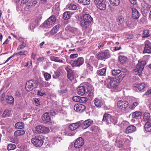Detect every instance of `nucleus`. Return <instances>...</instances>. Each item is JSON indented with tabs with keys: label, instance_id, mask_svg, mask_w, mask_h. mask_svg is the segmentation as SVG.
<instances>
[{
	"label": "nucleus",
	"instance_id": "1",
	"mask_svg": "<svg viewBox=\"0 0 151 151\" xmlns=\"http://www.w3.org/2000/svg\"><path fill=\"white\" fill-rule=\"evenodd\" d=\"M105 85L109 88H116L118 83L116 78H113L109 76H108L104 81Z\"/></svg>",
	"mask_w": 151,
	"mask_h": 151
},
{
	"label": "nucleus",
	"instance_id": "2",
	"mask_svg": "<svg viewBox=\"0 0 151 151\" xmlns=\"http://www.w3.org/2000/svg\"><path fill=\"white\" fill-rule=\"evenodd\" d=\"M93 20V18L89 14H85L83 16L80 21L81 25L84 28H87L90 26V24Z\"/></svg>",
	"mask_w": 151,
	"mask_h": 151
},
{
	"label": "nucleus",
	"instance_id": "3",
	"mask_svg": "<svg viewBox=\"0 0 151 151\" xmlns=\"http://www.w3.org/2000/svg\"><path fill=\"white\" fill-rule=\"evenodd\" d=\"M102 121L105 122L106 124L109 126H111V123L115 124L117 122V119L116 117L112 116L110 114L107 113L104 114Z\"/></svg>",
	"mask_w": 151,
	"mask_h": 151
},
{
	"label": "nucleus",
	"instance_id": "4",
	"mask_svg": "<svg viewBox=\"0 0 151 151\" xmlns=\"http://www.w3.org/2000/svg\"><path fill=\"white\" fill-rule=\"evenodd\" d=\"M84 62L83 58L79 57L75 60H71L70 61V63L73 67H79L82 65Z\"/></svg>",
	"mask_w": 151,
	"mask_h": 151
},
{
	"label": "nucleus",
	"instance_id": "5",
	"mask_svg": "<svg viewBox=\"0 0 151 151\" xmlns=\"http://www.w3.org/2000/svg\"><path fill=\"white\" fill-rule=\"evenodd\" d=\"M110 56L109 50H106L104 51H100L97 54V58L98 60H104L108 58Z\"/></svg>",
	"mask_w": 151,
	"mask_h": 151
},
{
	"label": "nucleus",
	"instance_id": "6",
	"mask_svg": "<svg viewBox=\"0 0 151 151\" xmlns=\"http://www.w3.org/2000/svg\"><path fill=\"white\" fill-rule=\"evenodd\" d=\"M146 64V62L145 61L139 62L137 65L136 68L134 69V71L137 72L138 74L140 75Z\"/></svg>",
	"mask_w": 151,
	"mask_h": 151
},
{
	"label": "nucleus",
	"instance_id": "7",
	"mask_svg": "<svg viewBox=\"0 0 151 151\" xmlns=\"http://www.w3.org/2000/svg\"><path fill=\"white\" fill-rule=\"evenodd\" d=\"M129 105L128 102L126 101L120 100L117 102V106L122 111H126Z\"/></svg>",
	"mask_w": 151,
	"mask_h": 151
},
{
	"label": "nucleus",
	"instance_id": "8",
	"mask_svg": "<svg viewBox=\"0 0 151 151\" xmlns=\"http://www.w3.org/2000/svg\"><path fill=\"white\" fill-rule=\"evenodd\" d=\"M32 143L35 147H40L42 145L43 140L38 137H35L31 139Z\"/></svg>",
	"mask_w": 151,
	"mask_h": 151
},
{
	"label": "nucleus",
	"instance_id": "9",
	"mask_svg": "<svg viewBox=\"0 0 151 151\" xmlns=\"http://www.w3.org/2000/svg\"><path fill=\"white\" fill-rule=\"evenodd\" d=\"M36 83L33 80H30L27 82L26 83L25 88L28 91H32L36 87Z\"/></svg>",
	"mask_w": 151,
	"mask_h": 151
},
{
	"label": "nucleus",
	"instance_id": "10",
	"mask_svg": "<svg viewBox=\"0 0 151 151\" xmlns=\"http://www.w3.org/2000/svg\"><path fill=\"white\" fill-rule=\"evenodd\" d=\"M35 132L39 134H46L47 133V128L42 125H37L35 127Z\"/></svg>",
	"mask_w": 151,
	"mask_h": 151
},
{
	"label": "nucleus",
	"instance_id": "11",
	"mask_svg": "<svg viewBox=\"0 0 151 151\" xmlns=\"http://www.w3.org/2000/svg\"><path fill=\"white\" fill-rule=\"evenodd\" d=\"M41 20V17H37L35 20H32L30 22V25L29 27L30 30L33 29L37 25L39 24Z\"/></svg>",
	"mask_w": 151,
	"mask_h": 151
},
{
	"label": "nucleus",
	"instance_id": "12",
	"mask_svg": "<svg viewBox=\"0 0 151 151\" xmlns=\"http://www.w3.org/2000/svg\"><path fill=\"white\" fill-rule=\"evenodd\" d=\"M84 143V139L81 137L77 139L74 143V146L76 148H79L82 147Z\"/></svg>",
	"mask_w": 151,
	"mask_h": 151
},
{
	"label": "nucleus",
	"instance_id": "13",
	"mask_svg": "<svg viewBox=\"0 0 151 151\" xmlns=\"http://www.w3.org/2000/svg\"><path fill=\"white\" fill-rule=\"evenodd\" d=\"M86 93L88 94V96H92L93 92V88L91 85L89 83L86 84L84 86Z\"/></svg>",
	"mask_w": 151,
	"mask_h": 151
},
{
	"label": "nucleus",
	"instance_id": "14",
	"mask_svg": "<svg viewBox=\"0 0 151 151\" xmlns=\"http://www.w3.org/2000/svg\"><path fill=\"white\" fill-rule=\"evenodd\" d=\"M74 110L77 112L82 113L86 109L85 106L81 104H75L74 106Z\"/></svg>",
	"mask_w": 151,
	"mask_h": 151
},
{
	"label": "nucleus",
	"instance_id": "15",
	"mask_svg": "<svg viewBox=\"0 0 151 151\" xmlns=\"http://www.w3.org/2000/svg\"><path fill=\"white\" fill-rule=\"evenodd\" d=\"M93 122V121L89 119L85 120L80 125L83 129H85L90 126L92 124Z\"/></svg>",
	"mask_w": 151,
	"mask_h": 151
},
{
	"label": "nucleus",
	"instance_id": "16",
	"mask_svg": "<svg viewBox=\"0 0 151 151\" xmlns=\"http://www.w3.org/2000/svg\"><path fill=\"white\" fill-rule=\"evenodd\" d=\"M65 29L69 33L76 34L78 32V29L74 27L68 26Z\"/></svg>",
	"mask_w": 151,
	"mask_h": 151
},
{
	"label": "nucleus",
	"instance_id": "17",
	"mask_svg": "<svg viewBox=\"0 0 151 151\" xmlns=\"http://www.w3.org/2000/svg\"><path fill=\"white\" fill-rule=\"evenodd\" d=\"M117 22L119 25H123L124 22L123 13H119L117 16Z\"/></svg>",
	"mask_w": 151,
	"mask_h": 151
},
{
	"label": "nucleus",
	"instance_id": "18",
	"mask_svg": "<svg viewBox=\"0 0 151 151\" xmlns=\"http://www.w3.org/2000/svg\"><path fill=\"white\" fill-rule=\"evenodd\" d=\"M132 11V17L134 19H138L140 16L139 12L135 8L132 7L131 8Z\"/></svg>",
	"mask_w": 151,
	"mask_h": 151
},
{
	"label": "nucleus",
	"instance_id": "19",
	"mask_svg": "<svg viewBox=\"0 0 151 151\" xmlns=\"http://www.w3.org/2000/svg\"><path fill=\"white\" fill-rule=\"evenodd\" d=\"M56 20L55 17L54 15H52L48 19V26L50 27L53 26Z\"/></svg>",
	"mask_w": 151,
	"mask_h": 151
},
{
	"label": "nucleus",
	"instance_id": "20",
	"mask_svg": "<svg viewBox=\"0 0 151 151\" xmlns=\"http://www.w3.org/2000/svg\"><path fill=\"white\" fill-rule=\"evenodd\" d=\"M76 91L81 96L83 95L86 93L85 87L83 86L78 87Z\"/></svg>",
	"mask_w": 151,
	"mask_h": 151
},
{
	"label": "nucleus",
	"instance_id": "21",
	"mask_svg": "<svg viewBox=\"0 0 151 151\" xmlns=\"http://www.w3.org/2000/svg\"><path fill=\"white\" fill-rule=\"evenodd\" d=\"M136 130V127L134 126L131 125L127 127L126 131V133H130L134 132Z\"/></svg>",
	"mask_w": 151,
	"mask_h": 151
},
{
	"label": "nucleus",
	"instance_id": "22",
	"mask_svg": "<svg viewBox=\"0 0 151 151\" xmlns=\"http://www.w3.org/2000/svg\"><path fill=\"white\" fill-rule=\"evenodd\" d=\"M150 6L145 2L142 3L141 9L142 11L147 12L150 9Z\"/></svg>",
	"mask_w": 151,
	"mask_h": 151
},
{
	"label": "nucleus",
	"instance_id": "23",
	"mask_svg": "<svg viewBox=\"0 0 151 151\" xmlns=\"http://www.w3.org/2000/svg\"><path fill=\"white\" fill-rule=\"evenodd\" d=\"M145 83H142L137 85V86H134V89L137 90L138 88L140 91H143L145 88Z\"/></svg>",
	"mask_w": 151,
	"mask_h": 151
},
{
	"label": "nucleus",
	"instance_id": "24",
	"mask_svg": "<svg viewBox=\"0 0 151 151\" xmlns=\"http://www.w3.org/2000/svg\"><path fill=\"white\" fill-rule=\"evenodd\" d=\"M81 125L80 123L79 122H76L75 123H73L69 126V128L71 131H73L76 130L78 127Z\"/></svg>",
	"mask_w": 151,
	"mask_h": 151
},
{
	"label": "nucleus",
	"instance_id": "25",
	"mask_svg": "<svg viewBox=\"0 0 151 151\" xmlns=\"http://www.w3.org/2000/svg\"><path fill=\"white\" fill-rule=\"evenodd\" d=\"M93 101L95 105L98 108L101 107L103 104L102 101L101 99L96 98L94 99Z\"/></svg>",
	"mask_w": 151,
	"mask_h": 151
},
{
	"label": "nucleus",
	"instance_id": "26",
	"mask_svg": "<svg viewBox=\"0 0 151 151\" xmlns=\"http://www.w3.org/2000/svg\"><path fill=\"white\" fill-rule=\"evenodd\" d=\"M5 100L7 104H13L14 102V99L12 96L7 95L6 96Z\"/></svg>",
	"mask_w": 151,
	"mask_h": 151
},
{
	"label": "nucleus",
	"instance_id": "27",
	"mask_svg": "<svg viewBox=\"0 0 151 151\" xmlns=\"http://www.w3.org/2000/svg\"><path fill=\"white\" fill-rule=\"evenodd\" d=\"M25 131L24 130H19L14 132V135L15 137H17L24 135L25 134Z\"/></svg>",
	"mask_w": 151,
	"mask_h": 151
},
{
	"label": "nucleus",
	"instance_id": "28",
	"mask_svg": "<svg viewBox=\"0 0 151 151\" xmlns=\"http://www.w3.org/2000/svg\"><path fill=\"white\" fill-rule=\"evenodd\" d=\"M72 12H70L66 11L63 14V18L64 19L67 20L70 18L72 14Z\"/></svg>",
	"mask_w": 151,
	"mask_h": 151
},
{
	"label": "nucleus",
	"instance_id": "29",
	"mask_svg": "<svg viewBox=\"0 0 151 151\" xmlns=\"http://www.w3.org/2000/svg\"><path fill=\"white\" fill-rule=\"evenodd\" d=\"M143 53H150L151 52V47L148 44H145Z\"/></svg>",
	"mask_w": 151,
	"mask_h": 151
},
{
	"label": "nucleus",
	"instance_id": "30",
	"mask_svg": "<svg viewBox=\"0 0 151 151\" xmlns=\"http://www.w3.org/2000/svg\"><path fill=\"white\" fill-rule=\"evenodd\" d=\"M106 68H103L97 71V74L99 76H105L106 75Z\"/></svg>",
	"mask_w": 151,
	"mask_h": 151
},
{
	"label": "nucleus",
	"instance_id": "31",
	"mask_svg": "<svg viewBox=\"0 0 151 151\" xmlns=\"http://www.w3.org/2000/svg\"><path fill=\"white\" fill-rule=\"evenodd\" d=\"M66 9H67L75 10L77 9L76 5L73 3L68 4L66 6Z\"/></svg>",
	"mask_w": 151,
	"mask_h": 151
},
{
	"label": "nucleus",
	"instance_id": "32",
	"mask_svg": "<svg viewBox=\"0 0 151 151\" xmlns=\"http://www.w3.org/2000/svg\"><path fill=\"white\" fill-rule=\"evenodd\" d=\"M97 7L100 10H104L106 8V5L105 2L104 1L103 2L97 6Z\"/></svg>",
	"mask_w": 151,
	"mask_h": 151
},
{
	"label": "nucleus",
	"instance_id": "33",
	"mask_svg": "<svg viewBox=\"0 0 151 151\" xmlns=\"http://www.w3.org/2000/svg\"><path fill=\"white\" fill-rule=\"evenodd\" d=\"M84 99L83 97H81L78 96H76L73 97L72 99L74 101L82 102L83 101V99Z\"/></svg>",
	"mask_w": 151,
	"mask_h": 151
},
{
	"label": "nucleus",
	"instance_id": "34",
	"mask_svg": "<svg viewBox=\"0 0 151 151\" xmlns=\"http://www.w3.org/2000/svg\"><path fill=\"white\" fill-rule=\"evenodd\" d=\"M24 127V124L22 122H19L15 124V128L16 129H22Z\"/></svg>",
	"mask_w": 151,
	"mask_h": 151
},
{
	"label": "nucleus",
	"instance_id": "35",
	"mask_svg": "<svg viewBox=\"0 0 151 151\" xmlns=\"http://www.w3.org/2000/svg\"><path fill=\"white\" fill-rule=\"evenodd\" d=\"M110 3L113 6H117L120 3V0H109Z\"/></svg>",
	"mask_w": 151,
	"mask_h": 151
},
{
	"label": "nucleus",
	"instance_id": "36",
	"mask_svg": "<svg viewBox=\"0 0 151 151\" xmlns=\"http://www.w3.org/2000/svg\"><path fill=\"white\" fill-rule=\"evenodd\" d=\"M37 3L36 0H31L29 3V4L27 5L26 7H32L36 5Z\"/></svg>",
	"mask_w": 151,
	"mask_h": 151
},
{
	"label": "nucleus",
	"instance_id": "37",
	"mask_svg": "<svg viewBox=\"0 0 151 151\" xmlns=\"http://www.w3.org/2000/svg\"><path fill=\"white\" fill-rule=\"evenodd\" d=\"M119 59L121 63L122 64L125 63L127 60L126 57L122 55L119 56Z\"/></svg>",
	"mask_w": 151,
	"mask_h": 151
},
{
	"label": "nucleus",
	"instance_id": "38",
	"mask_svg": "<svg viewBox=\"0 0 151 151\" xmlns=\"http://www.w3.org/2000/svg\"><path fill=\"white\" fill-rule=\"evenodd\" d=\"M145 128L146 131L148 132H151V125L148 122L145 124Z\"/></svg>",
	"mask_w": 151,
	"mask_h": 151
},
{
	"label": "nucleus",
	"instance_id": "39",
	"mask_svg": "<svg viewBox=\"0 0 151 151\" xmlns=\"http://www.w3.org/2000/svg\"><path fill=\"white\" fill-rule=\"evenodd\" d=\"M111 73L114 76H117L121 73V71L119 69H114L111 70Z\"/></svg>",
	"mask_w": 151,
	"mask_h": 151
},
{
	"label": "nucleus",
	"instance_id": "40",
	"mask_svg": "<svg viewBox=\"0 0 151 151\" xmlns=\"http://www.w3.org/2000/svg\"><path fill=\"white\" fill-rule=\"evenodd\" d=\"M142 115V113L141 112L136 111L132 114V116L133 118H136L141 116Z\"/></svg>",
	"mask_w": 151,
	"mask_h": 151
},
{
	"label": "nucleus",
	"instance_id": "41",
	"mask_svg": "<svg viewBox=\"0 0 151 151\" xmlns=\"http://www.w3.org/2000/svg\"><path fill=\"white\" fill-rule=\"evenodd\" d=\"M79 2L83 5H88L90 3V0H78Z\"/></svg>",
	"mask_w": 151,
	"mask_h": 151
},
{
	"label": "nucleus",
	"instance_id": "42",
	"mask_svg": "<svg viewBox=\"0 0 151 151\" xmlns=\"http://www.w3.org/2000/svg\"><path fill=\"white\" fill-rule=\"evenodd\" d=\"M16 145L14 144L10 143L8 145L7 149L8 150H13L16 148Z\"/></svg>",
	"mask_w": 151,
	"mask_h": 151
},
{
	"label": "nucleus",
	"instance_id": "43",
	"mask_svg": "<svg viewBox=\"0 0 151 151\" xmlns=\"http://www.w3.org/2000/svg\"><path fill=\"white\" fill-rule=\"evenodd\" d=\"M139 104V101L135 102L132 105H129V108L131 110H133Z\"/></svg>",
	"mask_w": 151,
	"mask_h": 151
},
{
	"label": "nucleus",
	"instance_id": "44",
	"mask_svg": "<svg viewBox=\"0 0 151 151\" xmlns=\"http://www.w3.org/2000/svg\"><path fill=\"white\" fill-rule=\"evenodd\" d=\"M42 123L46 124L47 123V112L44 113L42 116Z\"/></svg>",
	"mask_w": 151,
	"mask_h": 151
},
{
	"label": "nucleus",
	"instance_id": "45",
	"mask_svg": "<svg viewBox=\"0 0 151 151\" xmlns=\"http://www.w3.org/2000/svg\"><path fill=\"white\" fill-rule=\"evenodd\" d=\"M26 46V44L24 42H22L21 44L19 45L17 49V50H19L23 49Z\"/></svg>",
	"mask_w": 151,
	"mask_h": 151
},
{
	"label": "nucleus",
	"instance_id": "46",
	"mask_svg": "<svg viewBox=\"0 0 151 151\" xmlns=\"http://www.w3.org/2000/svg\"><path fill=\"white\" fill-rule=\"evenodd\" d=\"M150 117V113L148 112H145L144 114L143 119L148 120Z\"/></svg>",
	"mask_w": 151,
	"mask_h": 151
},
{
	"label": "nucleus",
	"instance_id": "47",
	"mask_svg": "<svg viewBox=\"0 0 151 151\" xmlns=\"http://www.w3.org/2000/svg\"><path fill=\"white\" fill-rule=\"evenodd\" d=\"M65 69L67 72V74H73V71L68 66L65 67Z\"/></svg>",
	"mask_w": 151,
	"mask_h": 151
},
{
	"label": "nucleus",
	"instance_id": "48",
	"mask_svg": "<svg viewBox=\"0 0 151 151\" xmlns=\"http://www.w3.org/2000/svg\"><path fill=\"white\" fill-rule=\"evenodd\" d=\"M86 68L87 71L89 72H91L93 70V67L89 63L87 64Z\"/></svg>",
	"mask_w": 151,
	"mask_h": 151
},
{
	"label": "nucleus",
	"instance_id": "49",
	"mask_svg": "<svg viewBox=\"0 0 151 151\" xmlns=\"http://www.w3.org/2000/svg\"><path fill=\"white\" fill-rule=\"evenodd\" d=\"M52 60L54 61L55 62L59 63H62L63 62V61L61 60L59 58L56 57H53L52 58Z\"/></svg>",
	"mask_w": 151,
	"mask_h": 151
},
{
	"label": "nucleus",
	"instance_id": "50",
	"mask_svg": "<svg viewBox=\"0 0 151 151\" xmlns=\"http://www.w3.org/2000/svg\"><path fill=\"white\" fill-rule=\"evenodd\" d=\"M27 51L25 50H22L18 52L17 53L15 54V55H26V53Z\"/></svg>",
	"mask_w": 151,
	"mask_h": 151
},
{
	"label": "nucleus",
	"instance_id": "51",
	"mask_svg": "<svg viewBox=\"0 0 151 151\" xmlns=\"http://www.w3.org/2000/svg\"><path fill=\"white\" fill-rule=\"evenodd\" d=\"M143 34L144 36L143 37H146L149 36V31L148 30H146L144 31Z\"/></svg>",
	"mask_w": 151,
	"mask_h": 151
},
{
	"label": "nucleus",
	"instance_id": "52",
	"mask_svg": "<svg viewBox=\"0 0 151 151\" xmlns=\"http://www.w3.org/2000/svg\"><path fill=\"white\" fill-rule=\"evenodd\" d=\"M9 111L8 110H5L4 112L2 115L4 117H8L9 116Z\"/></svg>",
	"mask_w": 151,
	"mask_h": 151
},
{
	"label": "nucleus",
	"instance_id": "53",
	"mask_svg": "<svg viewBox=\"0 0 151 151\" xmlns=\"http://www.w3.org/2000/svg\"><path fill=\"white\" fill-rule=\"evenodd\" d=\"M60 76V72L58 71H56L55 72L54 74L52 76L53 78H56Z\"/></svg>",
	"mask_w": 151,
	"mask_h": 151
},
{
	"label": "nucleus",
	"instance_id": "54",
	"mask_svg": "<svg viewBox=\"0 0 151 151\" xmlns=\"http://www.w3.org/2000/svg\"><path fill=\"white\" fill-rule=\"evenodd\" d=\"M91 130L94 132H96L98 130V127L97 126L93 125L91 126Z\"/></svg>",
	"mask_w": 151,
	"mask_h": 151
},
{
	"label": "nucleus",
	"instance_id": "55",
	"mask_svg": "<svg viewBox=\"0 0 151 151\" xmlns=\"http://www.w3.org/2000/svg\"><path fill=\"white\" fill-rule=\"evenodd\" d=\"M125 74H124L123 72H121L120 73V74L118 76L120 80H122L123 78L125 77Z\"/></svg>",
	"mask_w": 151,
	"mask_h": 151
},
{
	"label": "nucleus",
	"instance_id": "56",
	"mask_svg": "<svg viewBox=\"0 0 151 151\" xmlns=\"http://www.w3.org/2000/svg\"><path fill=\"white\" fill-rule=\"evenodd\" d=\"M60 6V3L58 2L57 3L55 6L54 7L55 10L57 11H58L60 10V8L59 6Z\"/></svg>",
	"mask_w": 151,
	"mask_h": 151
},
{
	"label": "nucleus",
	"instance_id": "57",
	"mask_svg": "<svg viewBox=\"0 0 151 151\" xmlns=\"http://www.w3.org/2000/svg\"><path fill=\"white\" fill-rule=\"evenodd\" d=\"M104 1V0H94V2L96 6Z\"/></svg>",
	"mask_w": 151,
	"mask_h": 151
},
{
	"label": "nucleus",
	"instance_id": "58",
	"mask_svg": "<svg viewBox=\"0 0 151 151\" xmlns=\"http://www.w3.org/2000/svg\"><path fill=\"white\" fill-rule=\"evenodd\" d=\"M42 28H46L47 27V20H46L43 24L40 26Z\"/></svg>",
	"mask_w": 151,
	"mask_h": 151
},
{
	"label": "nucleus",
	"instance_id": "59",
	"mask_svg": "<svg viewBox=\"0 0 151 151\" xmlns=\"http://www.w3.org/2000/svg\"><path fill=\"white\" fill-rule=\"evenodd\" d=\"M37 94L38 95L42 96L45 94L44 92H43L41 90L38 91L37 93Z\"/></svg>",
	"mask_w": 151,
	"mask_h": 151
},
{
	"label": "nucleus",
	"instance_id": "60",
	"mask_svg": "<svg viewBox=\"0 0 151 151\" xmlns=\"http://www.w3.org/2000/svg\"><path fill=\"white\" fill-rule=\"evenodd\" d=\"M117 146L119 147H122L123 146V142L121 140H119L117 143Z\"/></svg>",
	"mask_w": 151,
	"mask_h": 151
},
{
	"label": "nucleus",
	"instance_id": "61",
	"mask_svg": "<svg viewBox=\"0 0 151 151\" xmlns=\"http://www.w3.org/2000/svg\"><path fill=\"white\" fill-rule=\"evenodd\" d=\"M95 61V59L93 56H91L90 57V58L89 60V63H92Z\"/></svg>",
	"mask_w": 151,
	"mask_h": 151
},
{
	"label": "nucleus",
	"instance_id": "62",
	"mask_svg": "<svg viewBox=\"0 0 151 151\" xmlns=\"http://www.w3.org/2000/svg\"><path fill=\"white\" fill-rule=\"evenodd\" d=\"M67 77L71 81L73 78V74H67Z\"/></svg>",
	"mask_w": 151,
	"mask_h": 151
},
{
	"label": "nucleus",
	"instance_id": "63",
	"mask_svg": "<svg viewBox=\"0 0 151 151\" xmlns=\"http://www.w3.org/2000/svg\"><path fill=\"white\" fill-rule=\"evenodd\" d=\"M57 32V30H56V29H54V27L53 28H52L50 31V33L52 35H53L56 33Z\"/></svg>",
	"mask_w": 151,
	"mask_h": 151
},
{
	"label": "nucleus",
	"instance_id": "64",
	"mask_svg": "<svg viewBox=\"0 0 151 151\" xmlns=\"http://www.w3.org/2000/svg\"><path fill=\"white\" fill-rule=\"evenodd\" d=\"M48 114H50L52 116H54L56 115V113L53 110H51L50 111L49 113L48 112Z\"/></svg>",
	"mask_w": 151,
	"mask_h": 151
}]
</instances>
